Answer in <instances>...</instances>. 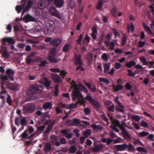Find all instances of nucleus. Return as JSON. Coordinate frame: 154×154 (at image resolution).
I'll return each mask as SVG.
<instances>
[{
	"label": "nucleus",
	"instance_id": "obj_1",
	"mask_svg": "<svg viewBox=\"0 0 154 154\" xmlns=\"http://www.w3.org/2000/svg\"><path fill=\"white\" fill-rule=\"evenodd\" d=\"M43 86L40 85L31 84L30 85V89L26 92V94L28 95H31L40 94L43 91Z\"/></svg>",
	"mask_w": 154,
	"mask_h": 154
},
{
	"label": "nucleus",
	"instance_id": "obj_2",
	"mask_svg": "<svg viewBox=\"0 0 154 154\" xmlns=\"http://www.w3.org/2000/svg\"><path fill=\"white\" fill-rule=\"evenodd\" d=\"M35 108V106L34 103H30L25 104L23 107V110L25 113H32Z\"/></svg>",
	"mask_w": 154,
	"mask_h": 154
},
{
	"label": "nucleus",
	"instance_id": "obj_3",
	"mask_svg": "<svg viewBox=\"0 0 154 154\" xmlns=\"http://www.w3.org/2000/svg\"><path fill=\"white\" fill-rule=\"evenodd\" d=\"M55 48H53L48 57V59L50 62L55 63L59 62L60 60V59H58L55 58Z\"/></svg>",
	"mask_w": 154,
	"mask_h": 154
},
{
	"label": "nucleus",
	"instance_id": "obj_4",
	"mask_svg": "<svg viewBox=\"0 0 154 154\" xmlns=\"http://www.w3.org/2000/svg\"><path fill=\"white\" fill-rule=\"evenodd\" d=\"M45 24L47 27V31L50 32L53 30L55 27L54 21L50 19H48L45 21Z\"/></svg>",
	"mask_w": 154,
	"mask_h": 154
},
{
	"label": "nucleus",
	"instance_id": "obj_5",
	"mask_svg": "<svg viewBox=\"0 0 154 154\" xmlns=\"http://www.w3.org/2000/svg\"><path fill=\"white\" fill-rule=\"evenodd\" d=\"M50 14L53 16L55 17L60 19L61 18L60 13L54 6H51L49 9Z\"/></svg>",
	"mask_w": 154,
	"mask_h": 154
},
{
	"label": "nucleus",
	"instance_id": "obj_6",
	"mask_svg": "<svg viewBox=\"0 0 154 154\" xmlns=\"http://www.w3.org/2000/svg\"><path fill=\"white\" fill-rule=\"evenodd\" d=\"M74 59L75 60L74 63L76 65H83V64L82 62L81 54H79L77 55L76 53H75Z\"/></svg>",
	"mask_w": 154,
	"mask_h": 154
},
{
	"label": "nucleus",
	"instance_id": "obj_7",
	"mask_svg": "<svg viewBox=\"0 0 154 154\" xmlns=\"http://www.w3.org/2000/svg\"><path fill=\"white\" fill-rule=\"evenodd\" d=\"M48 2H53L54 5L57 8H61L64 3V0H48Z\"/></svg>",
	"mask_w": 154,
	"mask_h": 154
},
{
	"label": "nucleus",
	"instance_id": "obj_8",
	"mask_svg": "<svg viewBox=\"0 0 154 154\" xmlns=\"http://www.w3.org/2000/svg\"><path fill=\"white\" fill-rule=\"evenodd\" d=\"M6 42H7L11 45H13L15 43V41L11 37L8 38L5 37L2 39V43L3 45H5Z\"/></svg>",
	"mask_w": 154,
	"mask_h": 154
},
{
	"label": "nucleus",
	"instance_id": "obj_9",
	"mask_svg": "<svg viewBox=\"0 0 154 154\" xmlns=\"http://www.w3.org/2000/svg\"><path fill=\"white\" fill-rule=\"evenodd\" d=\"M62 42V40L60 38H57L52 40L50 44L55 47H57L60 45Z\"/></svg>",
	"mask_w": 154,
	"mask_h": 154
},
{
	"label": "nucleus",
	"instance_id": "obj_10",
	"mask_svg": "<svg viewBox=\"0 0 154 154\" xmlns=\"http://www.w3.org/2000/svg\"><path fill=\"white\" fill-rule=\"evenodd\" d=\"M71 84L72 85V88H74V90L73 91V94L75 96H77L79 93V88L78 86L75 84V82L73 80H72Z\"/></svg>",
	"mask_w": 154,
	"mask_h": 154
},
{
	"label": "nucleus",
	"instance_id": "obj_11",
	"mask_svg": "<svg viewBox=\"0 0 154 154\" xmlns=\"http://www.w3.org/2000/svg\"><path fill=\"white\" fill-rule=\"evenodd\" d=\"M140 60L143 63V65H148V64L153 66L154 64V61H152L148 63V62L146 61V58L143 56H142L140 58Z\"/></svg>",
	"mask_w": 154,
	"mask_h": 154
},
{
	"label": "nucleus",
	"instance_id": "obj_12",
	"mask_svg": "<svg viewBox=\"0 0 154 154\" xmlns=\"http://www.w3.org/2000/svg\"><path fill=\"white\" fill-rule=\"evenodd\" d=\"M2 49L0 50V53L3 55L4 57L6 58H9V55L7 51L6 48L5 47H2Z\"/></svg>",
	"mask_w": 154,
	"mask_h": 154
},
{
	"label": "nucleus",
	"instance_id": "obj_13",
	"mask_svg": "<svg viewBox=\"0 0 154 154\" xmlns=\"http://www.w3.org/2000/svg\"><path fill=\"white\" fill-rule=\"evenodd\" d=\"M6 74L8 75V77L11 81H14L13 75L14 74V72L10 69H8L6 72Z\"/></svg>",
	"mask_w": 154,
	"mask_h": 154
},
{
	"label": "nucleus",
	"instance_id": "obj_14",
	"mask_svg": "<svg viewBox=\"0 0 154 154\" xmlns=\"http://www.w3.org/2000/svg\"><path fill=\"white\" fill-rule=\"evenodd\" d=\"M127 144L124 143L123 144L117 145L115 146V147L118 151H123L126 149Z\"/></svg>",
	"mask_w": 154,
	"mask_h": 154
},
{
	"label": "nucleus",
	"instance_id": "obj_15",
	"mask_svg": "<svg viewBox=\"0 0 154 154\" xmlns=\"http://www.w3.org/2000/svg\"><path fill=\"white\" fill-rule=\"evenodd\" d=\"M86 60L87 61L89 65L91 64L93 59V55L91 53H88L85 58Z\"/></svg>",
	"mask_w": 154,
	"mask_h": 154
},
{
	"label": "nucleus",
	"instance_id": "obj_16",
	"mask_svg": "<svg viewBox=\"0 0 154 154\" xmlns=\"http://www.w3.org/2000/svg\"><path fill=\"white\" fill-rule=\"evenodd\" d=\"M52 78L54 82L56 83H58L62 81L61 78L57 73L53 74Z\"/></svg>",
	"mask_w": 154,
	"mask_h": 154
},
{
	"label": "nucleus",
	"instance_id": "obj_17",
	"mask_svg": "<svg viewBox=\"0 0 154 154\" xmlns=\"http://www.w3.org/2000/svg\"><path fill=\"white\" fill-rule=\"evenodd\" d=\"M67 123H69L71 125L73 126H75L76 125L80 124V122L78 119L76 118H74L72 121L70 119H69L67 122Z\"/></svg>",
	"mask_w": 154,
	"mask_h": 154
},
{
	"label": "nucleus",
	"instance_id": "obj_18",
	"mask_svg": "<svg viewBox=\"0 0 154 154\" xmlns=\"http://www.w3.org/2000/svg\"><path fill=\"white\" fill-rule=\"evenodd\" d=\"M52 105L51 102H48L45 103L43 105V108L44 110L49 109H52Z\"/></svg>",
	"mask_w": 154,
	"mask_h": 154
},
{
	"label": "nucleus",
	"instance_id": "obj_19",
	"mask_svg": "<svg viewBox=\"0 0 154 154\" xmlns=\"http://www.w3.org/2000/svg\"><path fill=\"white\" fill-rule=\"evenodd\" d=\"M51 149L52 146L51 144L49 143H46L45 144V146L44 148V150L45 152H48Z\"/></svg>",
	"mask_w": 154,
	"mask_h": 154
},
{
	"label": "nucleus",
	"instance_id": "obj_20",
	"mask_svg": "<svg viewBox=\"0 0 154 154\" xmlns=\"http://www.w3.org/2000/svg\"><path fill=\"white\" fill-rule=\"evenodd\" d=\"M122 133L125 139L127 141H129L131 140V137L127 131H124Z\"/></svg>",
	"mask_w": 154,
	"mask_h": 154
},
{
	"label": "nucleus",
	"instance_id": "obj_21",
	"mask_svg": "<svg viewBox=\"0 0 154 154\" xmlns=\"http://www.w3.org/2000/svg\"><path fill=\"white\" fill-rule=\"evenodd\" d=\"M24 18L27 22L35 21V20L34 18L28 14L25 15Z\"/></svg>",
	"mask_w": 154,
	"mask_h": 154
},
{
	"label": "nucleus",
	"instance_id": "obj_22",
	"mask_svg": "<svg viewBox=\"0 0 154 154\" xmlns=\"http://www.w3.org/2000/svg\"><path fill=\"white\" fill-rule=\"evenodd\" d=\"M112 87L115 91H117L119 90L122 89L124 88V86L121 85V84L115 85H113Z\"/></svg>",
	"mask_w": 154,
	"mask_h": 154
},
{
	"label": "nucleus",
	"instance_id": "obj_23",
	"mask_svg": "<svg viewBox=\"0 0 154 154\" xmlns=\"http://www.w3.org/2000/svg\"><path fill=\"white\" fill-rule=\"evenodd\" d=\"M91 129H87L82 133V135L86 138L88 137L91 134Z\"/></svg>",
	"mask_w": 154,
	"mask_h": 154
},
{
	"label": "nucleus",
	"instance_id": "obj_24",
	"mask_svg": "<svg viewBox=\"0 0 154 154\" xmlns=\"http://www.w3.org/2000/svg\"><path fill=\"white\" fill-rule=\"evenodd\" d=\"M79 92L77 96H75L74 95L73 91L72 92V100H73L75 101L76 100V98H77L78 99L79 98H80L81 99H82V98L83 97V96L81 94L79 90Z\"/></svg>",
	"mask_w": 154,
	"mask_h": 154
},
{
	"label": "nucleus",
	"instance_id": "obj_25",
	"mask_svg": "<svg viewBox=\"0 0 154 154\" xmlns=\"http://www.w3.org/2000/svg\"><path fill=\"white\" fill-rule=\"evenodd\" d=\"M110 67L109 63H106L103 65L104 72L106 74H108Z\"/></svg>",
	"mask_w": 154,
	"mask_h": 154
},
{
	"label": "nucleus",
	"instance_id": "obj_26",
	"mask_svg": "<svg viewBox=\"0 0 154 154\" xmlns=\"http://www.w3.org/2000/svg\"><path fill=\"white\" fill-rule=\"evenodd\" d=\"M126 148H127V151L128 152H133L135 150L134 146L131 143H129V145L127 144Z\"/></svg>",
	"mask_w": 154,
	"mask_h": 154
},
{
	"label": "nucleus",
	"instance_id": "obj_27",
	"mask_svg": "<svg viewBox=\"0 0 154 154\" xmlns=\"http://www.w3.org/2000/svg\"><path fill=\"white\" fill-rule=\"evenodd\" d=\"M99 80L101 82H103L106 83L107 85L110 84V82L109 80L107 78H103L102 77L100 78L99 79Z\"/></svg>",
	"mask_w": 154,
	"mask_h": 154
},
{
	"label": "nucleus",
	"instance_id": "obj_28",
	"mask_svg": "<svg viewBox=\"0 0 154 154\" xmlns=\"http://www.w3.org/2000/svg\"><path fill=\"white\" fill-rule=\"evenodd\" d=\"M91 103L95 109H98L100 107V106L99 103L94 100Z\"/></svg>",
	"mask_w": 154,
	"mask_h": 154
},
{
	"label": "nucleus",
	"instance_id": "obj_29",
	"mask_svg": "<svg viewBox=\"0 0 154 154\" xmlns=\"http://www.w3.org/2000/svg\"><path fill=\"white\" fill-rule=\"evenodd\" d=\"M136 63L134 61H131L130 62L126 63L125 65L126 67L131 68L132 66H134L135 65Z\"/></svg>",
	"mask_w": 154,
	"mask_h": 154
},
{
	"label": "nucleus",
	"instance_id": "obj_30",
	"mask_svg": "<svg viewBox=\"0 0 154 154\" xmlns=\"http://www.w3.org/2000/svg\"><path fill=\"white\" fill-rule=\"evenodd\" d=\"M143 26L144 28L146 31L151 34H153V32L148 26L146 25L144 23H143Z\"/></svg>",
	"mask_w": 154,
	"mask_h": 154
},
{
	"label": "nucleus",
	"instance_id": "obj_31",
	"mask_svg": "<svg viewBox=\"0 0 154 154\" xmlns=\"http://www.w3.org/2000/svg\"><path fill=\"white\" fill-rule=\"evenodd\" d=\"M91 127L95 129L101 130L103 128V127L99 125H96L95 124H93L91 125Z\"/></svg>",
	"mask_w": 154,
	"mask_h": 154
},
{
	"label": "nucleus",
	"instance_id": "obj_32",
	"mask_svg": "<svg viewBox=\"0 0 154 154\" xmlns=\"http://www.w3.org/2000/svg\"><path fill=\"white\" fill-rule=\"evenodd\" d=\"M127 38V36L125 35H124L122 39L121 45L122 46H123L126 44Z\"/></svg>",
	"mask_w": 154,
	"mask_h": 154
},
{
	"label": "nucleus",
	"instance_id": "obj_33",
	"mask_svg": "<svg viewBox=\"0 0 154 154\" xmlns=\"http://www.w3.org/2000/svg\"><path fill=\"white\" fill-rule=\"evenodd\" d=\"M85 99H86L85 98L81 99L79 98L77 99V101H76V104L80 103L81 105L84 104L86 102Z\"/></svg>",
	"mask_w": 154,
	"mask_h": 154
},
{
	"label": "nucleus",
	"instance_id": "obj_34",
	"mask_svg": "<svg viewBox=\"0 0 154 154\" xmlns=\"http://www.w3.org/2000/svg\"><path fill=\"white\" fill-rule=\"evenodd\" d=\"M20 123L22 126H26L27 124V122L26 120V119L24 117H23L20 119Z\"/></svg>",
	"mask_w": 154,
	"mask_h": 154
},
{
	"label": "nucleus",
	"instance_id": "obj_35",
	"mask_svg": "<svg viewBox=\"0 0 154 154\" xmlns=\"http://www.w3.org/2000/svg\"><path fill=\"white\" fill-rule=\"evenodd\" d=\"M77 150V148L74 146H71L69 149V152L70 153H74Z\"/></svg>",
	"mask_w": 154,
	"mask_h": 154
},
{
	"label": "nucleus",
	"instance_id": "obj_36",
	"mask_svg": "<svg viewBox=\"0 0 154 154\" xmlns=\"http://www.w3.org/2000/svg\"><path fill=\"white\" fill-rule=\"evenodd\" d=\"M149 134V133L145 131H143L139 133V136L141 137L146 136L148 135Z\"/></svg>",
	"mask_w": 154,
	"mask_h": 154
},
{
	"label": "nucleus",
	"instance_id": "obj_37",
	"mask_svg": "<svg viewBox=\"0 0 154 154\" xmlns=\"http://www.w3.org/2000/svg\"><path fill=\"white\" fill-rule=\"evenodd\" d=\"M117 8L116 7L112 8L110 12L112 15L114 17L116 16Z\"/></svg>",
	"mask_w": 154,
	"mask_h": 154
},
{
	"label": "nucleus",
	"instance_id": "obj_38",
	"mask_svg": "<svg viewBox=\"0 0 154 154\" xmlns=\"http://www.w3.org/2000/svg\"><path fill=\"white\" fill-rule=\"evenodd\" d=\"M112 32L114 34V35L115 36L114 38H115L117 36L120 37V35L119 33L117 31V30L115 29L114 28H113L112 29Z\"/></svg>",
	"mask_w": 154,
	"mask_h": 154
},
{
	"label": "nucleus",
	"instance_id": "obj_39",
	"mask_svg": "<svg viewBox=\"0 0 154 154\" xmlns=\"http://www.w3.org/2000/svg\"><path fill=\"white\" fill-rule=\"evenodd\" d=\"M7 96L8 97L7 99L6 102L9 105L11 106L12 101L11 99V97L8 94H7Z\"/></svg>",
	"mask_w": 154,
	"mask_h": 154
},
{
	"label": "nucleus",
	"instance_id": "obj_40",
	"mask_svg": "<svg viewBox=\"0 0 154 154\" xmlns=\"http://www.w3.org/2000/svg\"><path fill=\"white\" fill-rule=\"evenodd\" d=\"M69 44L68 43L66 44L64 46L62 51L63 52L66 53L69 50Z\"/></svg>",
	"mask_w": 154,
	"mask_h": 154
},
{
	"label": "nucleus",
	"instance_id": "obj_41",
	"mask_svg": "<svg viewBox=\"0 0 154 154\" xmlns=\"http://www.w3.org/2000/svg\"><path fill=\"white\" fill-rule=\"evenodd\" d=\"M103 1L102 0H99L97 4L96 8L98 10L100 9L102 7Z\"/></svg>",
	"mask_w": 154,
	"mask_h": 154
},
{
	"label": "nucleus",
	"instance_id": "obj_42",
	"mask_svg": "<svg viewBox=\"0 0 154 154\" xmlns=\"http://www.w3.org/2000/svg\"><path fill=\"white\" fill-rule=\"evenodd\" d=\"M59 86V85L58 84H57L54 87L55 91L54 93V96L55 97H57L58 94L59 90L58 88Z\"/></svg>",
	"mask_w": 154,
	"mask_h": 154
},
{
	"label": "nucleus",
	"instance_id": "obj_43",
	"mask_svg": "<svg viewBox=\"0 0 154 154\" xmlns=\"http://www.w3.org/2000/svg\"><path fill=\"white\" fill-rule=\"evenodd\" d=\"M136 150H137V151L139 152H142L146 153H147V151L146 150L145 148L142 147H137L136 149Z\"/></svg>",
	"mask_w": 154,
	"mask_h": 154
},
{
	"label": "nucleus",
	"instance_id": "obj_44",
	"mask_svg": "<svg viewBox=\"0 0 154 154\" xmlns=\"http://www.w3.org/2000/svg\"><path fill=\"white\" fill-rule=\"evenodd\" d=\"M1 90L0 92V94H3L6 92L5 87L4 86V84L2 83L1 87Z\"/></svg>",
	"mask_w": 154,
	"mask_h": 154
},
{
	"label": "nucleus",
	"instance_id": "obj_45",
	"mask_svg": "<svg viewBox=\"0 0 154 154\" xmlns=\"http://www.w3.org/2000/svg\"><path fill=\"white\" fill-rule=\"evenodd\" d=\"M26 63L28 64H29L31 62H33L34 61L33 60L31 59V58L28 57L27 56V57L25 59Z\"/></svg>",
	"mask_w": 154,
	"mask_h": 154
},
{
	"label": "nucleus",
	"instance_id": "obj_46",
	"mask_svg": "<svg viewBox=\"0 0 154 154\" xmlns=\"http://www.w3.org/2000/svg\"><path fill=\"white\" fill-rule=\"evenodd\" d=\"M85 98L86 100L89 101L91 103L94 100V99L92 98L90 94H88Z\"/></svg>",
	"mask_w": 154,
	"mask_h": 154
},
{
	"label": "nucleus",
	"instance_id": "obj_47",
	"mask_svg": "<svg viewBox=\"0 0 154 154\" xmlns=\"http://www.w3.org/2000/svg\"><path fill=\"white\" fill-rule=\"evenodd\" d=\"M69 5L71 8H73L75 6V0H70L69 1Z\"/></svg>",
	"mask_w": 154,
	"mask_h": 154
},
{
	"label": "nucleus",
	"instance_id": "obj_48",
	"mask_svg": "<svg viewBox=\"0 0 154 154\" xmlns=\"http://www.w3.org/2000/svg\"><path fill=\"white\" fill-rule=\"evenodd\" d=\"M83 35L82 34H80L78 38L76 41V42L78 44H80L81 41L83 38Z\"/></svg>",
	"mask_w": 154,
	"mask_h": 154
},
{
	"label": "nucleus",
	"instance_id": "obj_49",
	"mask_svg": "<svg viewBox=\"0 0 154 154\" xmlns=\"http://www.w3.org/2000/svg\"><path fill=\"white\" fill-rule=\"evenodd\" d=\"M20 118L16 117L15 119V124L17 126H19L20 124Z\"/></svg>",
	"mask_w": 154,
	"mask_h": 154
},
{
	"label": "nucleus",
	"instance_id": "obj_50",
	"mask_svg": "<svg viewBox=\"0 0 154 154\" xmlns=\"http://www.w3.org/2000/svg\"><path fill=\"white\" fill-rule=\"evenodd\" d=\"M35 30L37 32H41L42 30V26L39 25H38L35 28Z\"/></svg>",
	"mask_w": 154,
	"mask_h": 154
},
{
	"label": "nucleus",
	"instance_id": "obj_51",
	"mask_svg": "<svg viewBox=\"0 0 154 154\" xmlns=\"http://www.w3.org/2000/svg\"><path fill=\"white\" fill-rule=\"evenodd\" d=\"M51 82L48 81L46 80L45 82V85L48 89L49 88L50 86L51 85Z\"/></svg>",
	"mask_w": 154,
	"mask_h": 154
},
{
	"label": "nucleus",
	"instance_id": "obj_52",
	"mask_svg": "<svg viewBox=\"0 0 154 154\" xmlns=\"http://www.w3.org/2000/svg\"><path fill=\"white\" fill-rule=\"evenodd\" d=\"M132 118L137 122H138L140 119V116L137 115H134L133 116Z\"/></svg>",
	"mask_w": 154,
	"mask_h": 154
},
{
	"label": "nucleus",
	"instance_id": "obj_53",
	"mask_svg": "<svg viewBox=\"0 0 154 154\" xmlns=\"http://www.w3.org/2000/svg\"><path fill=\"white\" fill-rule=\"evenodd\" d=\"M60 75L64 79V77H65L66 74L67 73V72L66 71H65V70H62L60 71Z\"/></svg>",
	"mask_w": 154,
	"mask_h": 154
},
{
	"label": "nucleus",
	"instance_id": "obj_54",
	"mask_svg": "<svg viewBox=\"0 0 154 154\" xmlns=\"http://www.w3.org/2000/svg\"><path fill=\"white\" fill-rule=\"evenodd\" d=\"M128 75L132 77H134L136 74V73L132 72L131 70L129 69L128 70Z\"/></svg>",
	"mask_w": 154,
	"mask_h": 154
},
{
	"label": "nucleus",
	"instance_id": "obj_55",
	"mask_svg": "<svg viewBox=\"0 0 154 154\" xmlns=\"http://www.w3.org/2000/svg\"><path fill=\"white\" fill-rule=\"evenodd\" d=\"M45 128V125H41L38 127L37 128V130L38 131L42 132Z\"/></svg>",
	"mask_w": 154,
	"mask_h": 154
},
{
	"label": "nucleus",
	"instance_id": "obj_56",
	"mask_svg": "<svg viewBox=\"0 0 154 154\" xmlns=\"http://www.w3.org/2000/svg\"><path fill=\"white\" fill-rule=\"evenodd\" d=\"M84 112L86 115H88L90 113L91 110L90 108L88 107L85 108L84 110Z\"/></svg>",
	"mask_w": 154,
	"mask_h": 154
},
{
	"label": "nucleus",
	"instance_id": "obj_57",
	"mask_svg": "<svg viewBox=\"0 0 154 154\" xmlns=\"http://www.w3.org/2000/svg\"><path fill=\"white\" fill-rule=\"evenodd\" d=\"M140 125L141 126L144 128H148L149 127L148 124L144 121H143L141 122Z\"/></svg>",
	"mask_w": 154,
	"mask_h": 154
},
{
	"label": "nucleus",
	"instance_id": "obj_58",
	"mask_svg": "<svg viewBox=\"0 0 154 154\" xmlns=\"http://www.w3.org/2000/svg\"><path fill=\"white\" fill-rule=\"evenodd\" d=\"M46 64H48L46 60H44L42 61L41 63L39 64V66L40 67H42L45 66Z\"/></svg>",
	"mask_w": 154,
	"mask_h": 154
},
{
	"label": "nucleus",
	"instance_id": "obj_59",
	"mask_svg": "<svg viewBox=\"0 0 154 154\" xmlns=\"http://www.w3.org/2000/svg\"><path fill=\"white\" fill-rule=\"evenodd\" d=\"M27 131L25 130L21 134V136L22 138H26L28 136V134H27Z\"/></svg>",
	"mask_w": 154,
	"mask_h": 154
},
{
	"label": "nucleus",
	"instance_id": "obj_60",
	"mask_svg": "<svg viewBox=\"0 0 154 154\" xmlns=\"http://www.w3.org/2000/svg\"><path fill=\"white\" fill-rule=\"evenodd\" d=\"M50 138L51 140H53V141H54L57 140H58V139L57 138V136L55 134L52 135L51 136Z\"/></svg>",
	"mask_w": 154,
	"mask_h": 154
},
{
	"label": "nucleus",
	"instance_id": "obj_61",
	"mask_svg": "<svg viewBox=\"0 0 154 154\" xmlns=\"http://www.w3.org/2000/svg\"><path fill=\"white\" fill-rule=\"evenodd\" d=\"M22 9L21 7V6L20 5H17L16 6V10L17 11V13L18 14H19L21 11V10Z\"/></svg>",
	"mask_w": 154,
	"mask_h": 154
},
{
	"label": "nucleus",
	"instance_id": "obj_62",
	"mask_svg": "<svg viewBox=\"0 0 154 154\" xmlns=\"http://www.w3.org/2000/svg\"><path fill=\"white\" fill-rule=\"evenodd\" d=\"M102 57L103 59L105 61H107L108 60V57L107 54L104 53L102 55Z\"/></svg>",
	"mask_w": 154,
	"mask_h": 154
},
{
	"label": "nucleus",
	"instance_id": "obj_63",
	"mask_svg": "<svg viewBox=\"0 0 154 154\" xmlns=\"http://www.w3.org/2000/svg\"><path fill=\"white\" fill-rule=\"evenodd\" d=\"M146 44V42L145 41H140L138 43V47L139 48L143 47Z\"/></svg>",
	"mask_w": 154,
	"mask_h": 154
},
{
	"label": "nucleus",
	"instance_id": "obj_64",
	"mask_svg": "<svg viewBox=\"0 0 154 154\" xmlns=\"http://www.w3.org/2000/svg\"><path fill=\"white\" fill-rule=\"evenodd\" d=\"M101 118L105 122H107L109 121L108 118L104 114L102 115L101 116Z\"/></svg>",
	"mask_w": 154,
	"mask_h": 154
}]
</instances>
